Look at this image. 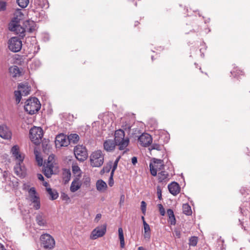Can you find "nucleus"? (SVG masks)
<instances>
[{
	"label": "nucleus",
	"instance_id": "1",
	"mask_svg": "<svg viewBox=\"0 0 250 250\" xmlns=\"http://www.w3.org/2000/svg\"><path fill=\"white\" fill-rule=\"evenodd\" d=\"M11 152L16 161L14 167L15 173L20 177L24 178L27 174V170L23 163L24 155L20 153L19 147L17 145H15L11 148Z\"/></svg>",
	"mask_w": 250,
	"mask_h": 250
},
{
	"label": "nucleus",
	"instance_id": "2",
	"mask_svg": "<svg viewBox=\"0 0 250 250\" xmlns=\"http://www.w3.org/2000/svg\"><path fill=\"white\" fill-rule=\"evenodd\" d=\"M125 131L123 129L115 131L114 134V143L119 146V149L122 150L126 148L129 144V140L128 137H125Z\"/></svg>",
	"mask_w": 250,
	"mask_h": 250
},
{
	"label": "nucleus",
	"instance_id": "3",
	"mask_svg": "<svg viewBox=\"0 0 250 250\" xmlns=\"http://www.w3.org/2000/svg\"><path fill=\"white\" fill-rule=\"evenodd\" d=\"M24 108L29 114L33 115L40 109L41 104L38 98H32L26 101Z\"/></svg>",
	"mask_w": 250,
	"mask_h": 250
},
{
	"label": "nucleus",
	"instance_id": "4",
	"mask_svg": "<svg viewBox=\"0 0 250 250\" xmlns=\"http://www.w3.org/2000/svg\"><path fill=\"white\" fill-rule=\"evenodd\" d=\"M29 135L31 141L35 145H39L43 137V130L41 127L34 126L30 129Z\"/></svg>",
	"mask_w": 250,
	"mask_h": 250
},
{
	"label": "nucleus",
	"instance_id": "5",
	"mask_svg": "<svg viewBox=\"0 0 250 250\" xmlns=\"http://www.w3.org/2000/svg\"><path fill=\"white\" fill-rule=\"evenodd\" d=\"M41 246L46 250H51L55 246L54 238L49 234L43 233L40 236Z\"/></svg>",
	"mask_w": 250,
	"mask_h": 250
},
{
	"label": "nucleus",
	"instance_id": "6",
	"mask_svg": "<svg viewBox=\"0 0 250 250\" xmlns=\"http://www.w3.org/2000/svg\"><path fill=\"white\" fill-rule=\"evenodd\" d=\"M104 161V155L100 150L93 152L90 155V162L92 167H100L103 165Z\"/></svg>",
	"mask_w": 250,
	"mask_h": 250
},
{
	"label": "nucleus",
	"instance_id": "7",
	"mask_svg": "<svg viewBox=\"0 0 250 250\" xmlns=\"http://www.w3.org/2000/svg\"><path fill=\"white\" fill-rule=\"evenodd\" d=\"M165 165L163 160L154 159L153 163L149 164V168L151 174L155 176L157 175L158 170H162L164 168Z\"/></svg>",
	"mask_w": 250,
	"mask_h": 250
},
{
	"label": "nucleus",
	"instance_id": "8",
	"mask_svg": "<svg viewBox=\"0 0 250 250\" xmlns=\"http://www.w3.org/2000/svg\"><path fill=\"white\" fill-rule=\"evenodd\" d=\"M185 34H188L190 32L198 33L201 31V27L199 24V21L196 18L192 19V21L189 23H187L184 27Z\"/></svg>",
	"mask_w": 250,
	"mask_h": 250
},
{
	"label": "nucleus",
	"instance_id": "9",
	"mask_svg": "<svg viewBox=\"0 0 250 250\" xmlns=\"http://www.w3.org/2000/svg\"><path fill=\"white\" fill-rule=\"evenodd\" d=\"M9 30L12 32H14L16 35H19L21 38L25 36V29L24 27H22L19 24V23H17L15 21H11L8 26Z\"/></svg>",
	"mask_w": 250,
	"mask_h": 250
},
{
	"label": "nucleus",
	"instance_id": "10",
	"mask_svg": "<svg viewBox=\"0 0 250 250\" xmlns=\"http://www.w3.org/2000/svg\"><path fill=\"white\" fill-rule=\"evenodd\" d=\"M8 48L13 52L20 51L22 47L21 41L17 37H12L8 41Z\"/></svg>",
	"mask_w": 250,
	"mask_h": 250
},
{
	"label": "nucleus",
	"instance_id": "11",
	"mask_svg": "<svg viewBox=\"0 0 250 250\" xmlns=\"http://www.w3.org/2000/svg\"><path fill=\"white\" fill-rule=\"evenodd\" d=\"M74 152L76 158L80 161L83 162L88 156L86 149L83 146H77L74 148Z\"/></svg>",
	"mask_w": 250,
	"mask_h": 250
},
{
	"label": "nucleus",
	"instance_id": "12",
	"mask_svg": "<svg viewBox=\"0 0 250 250\" xmlns=\"http://www.w3.org/2000/svg\"><path fill=\"white\" fill-rule=\"evenodd\" d=\"M106 231V224H104L97 227L91 232L90 238L91 240H95L99 237L103 236Z\"/></svg>",
	"mask_w": 250,
	"mask_h": 250
},
{
	"label": "nucleus",
	"instance_id": "13",
	"mask_svg": "<svg viewBox=\"0 0 250 250\" xmlns=\"http://www.w3.org/2000/svg\"><path fill=\"white\" fill-rule=\"evenodd\" d=\"M48 220L47 215L43 212H39L35 216L36 222L40 227H47Z\"/></svg>",
	"mask_w": 250,
	"mask_h": 250
},
{
	"label": "nucleus",
	"instance_id": "14",
	"mask_svg": "<svg viewBox=\"0 0 250 250\" xmlns=\"http://www.w3.org/2000/svg\"><path fill=\"white\" fill-rule=\"evenodd\" d=\"M12 132L5 125H0V137L5 140H10L12 138Z\"/></svg>",
	"mask_w": 250,
	"mask_h": 250
},
{
	"label": "nucleus",
	"instance_id": "15",
	"mask_svg": "<svg viewBox=\"0 0 250 250\" xmlns=\"http://www.w3.org/2000/svg\"><path fill=\"white\" fill-rule=\"evenodd\" d=\"M138 142L140 145L146 147L151 144L152 142V138L149 134L143 133L138 137Z\"/></svg>",
	"mask_w": 250,
	"mask_h": 250
},
{
	"label": "nucleus",
	"instance_id": "16",
	"mask_svg": "<svg viewBox=\"0 0 250 250\" xmlns=\"http://www.w3.org/2000/svg\"><path fill=\"white\" fill-rule=\"evenodd\" d=\"M6 184L4 185L5 189L7 191H10L11 190H15L18 187V180L15 177H13V179L8 178V180L5 182Z\"/></svg>",
	"mask_w": 250,
	"mask_h": 250
},
{
	"label": "nucleus",
	"instance_id": "17",
	"mask_svg": "<svg viewBox=\"0 0 250 250\" xmlns=\"http://www.w3.org/2000/svg\"><path fill=\"white\" fill-rule=\"evenodd\" d=\"M56 145H60L61 146H66L69 145L68 139L63 134H60L56 137Z\"/></svg>",
	"mask_w": 250,
	"mask_h": 250
},
{
	"label": "nucleus",
	"instance_id": "18",
	"mask_svg": "<svg viewBox=\"0 0 250 250\" xmlns=\"http://www.w3.org/2000/svg\"><path fill=\"white\" fill-rule=\"evenodd\" d=\"M53 164L50 161H48L46 165H44L43 168V172L44 175L47 178H50L53 174Z\"/></svg>",
	"mask_w": 250,
	"mask_h": 250
},
{
	"label": "nucleus",
	"instance_id": "19",
	"mask_svg": "<svg viewBox=\"0 0 250 250\" xmlns=\"http://www.w3.org/2000/svg\"><path fill=\"white\" fill-rule=\"evenodd\" d=\"M168 189L171 194L175 196L180 192V187L178 183L172 182L168 185Z\"/></svg>",
	"mask_w": 250,
	"mask_h": 250
},
{
	"label": "nucleus",
	"instance_id": "20",
	"mask_svg": "<svg viewBox=\"0 0 250 250\" xmlns=\"http://www.w3.org/2000/svg\"><path fill=\"white\" fill-rule=\"evenodd\" d=\"M25 32L31 33L35 30L36 24L35 21L31 20H27L23 22Z\"/></svg>",
	"mask_w": 250,
	"mask_h": 250
},
{
	"label": "nucleus",
	"instance_id": "21",
	"mask_svg": "<svg viewBox=\"0 0 250 250\" xmlns=\"http://www.w3.org/2000/svg\"><path fill=\"white\" fill-rule=\"evenodd\" d=\"M18 89L21 91L22 95L26 96L29 94L30 86L27 83H22L19 84Z\"/></svg>",
	"mask_w": 250,
	"mask_h": 250
},
{
	"label": "nucleus",
	"instance_id": "22",
	"mask_svg": "<svg viewBox=\"0 0 250 250\" xmlns=\"http://www.w3.org/2000/svg\"><path fill=\"white\" fill-rule=\"evenodd\" d=\"M116 146V144L114 143V140L110 139L106 140L104 143V148L107 151H112Z\"/></svg>",
	"mask_w": 250,
	"mask_h": 250
},
{
	"label": "nucleus",
	"instance_id": "23",
	"mask_svg": "<svg viewBox=\"0 0 250 250\" xmlns=\"http://www.w3.org/2000/svg\"><path fill=\"white\" fill-rule=\"evenodd\" d=\"M81 186V184L79 182V179L77 178H75L72 182L70 186V190L72 192L77 191Z\"/></svg>",
	"mask_w": 250,
	"mask_h": 250
},
{
	"label": "nucleus",
	"instance_id": "24",
	"mask_svg": "<svg viewBox=\"0 0 250 250\" xmlns=\"http://www.w3.org/2000/svg\"><path fill=\"white\" fill-rule=\"evenodd\" d=\"M107 188L106 183L103 180H98L96 182V188L99 191L106 190Z\"/></svg>",
	"mask_w": 250,
	"mask_h": 250
},
{
	"label": "nucleus",
	"instance_id": "25",
	"mask_svg": "<svg viewBox=\"0 0 250 250\" xmlns=\"http://www.w3.org/2000/svg\"><path fill=\"white\" fill-rule=\"evenodd\" d=\"M23 14L21 9H17L14 14V18L11 21H15L17 23H20V21L22 19Z\"/></svg>",
	"mask_w": 250,
	"mask_h": 250
},
{
	"label": "nucleus",
	"instance_id": "26",
	"mask_svg": "<svg viewBox=\"0 0 250 250\" xmlns=\"http://www.w3.org/2000/svg\"><path fill=\"white\" fill-rule=\"evenodd\" d=\"M168 176L169 174L167 172L162 170L160 172L158 173V174L159 182L162 183L165 182L168 179Z\"/></svg>",
	"mask_w": 250,
	"mask_h": 250
},
{
	"label": "nucleus",
	"instance_id": "27",
	"mask_svg": "<svg viewBox=\"0 0 250 250\" xmlns=\"http://www.w3.org/2000/svg\"><path fill=\"white\" fill-rule=\"evenodd\" d=\"M35 3L39 7L47 9L49 7V3L47 0H35Z\"/></svg>",
	"mask_w": 250,
	"mask_h": 250
},
{
	"label": "nucleus",
	"instance_id": "28",
	"mask_svg": "<svg viewBox=\"0 0 250 250\" xmlns=\"http://www.w3.org/2000/svg\"><path fill=\"white\" fill-rule=\"evenodd\" d=\"M46 190L50 196V199L52 200H55L59 197V194L56 190L52 189L51 188H46Z\"/></svg>",
	"mask_w": 250,
	"mask_h": 250
},
{
	"label": "nucleus",
	"instance_id": "29",
	"mask_svg": "<svg viewBox=\"0 0 250 250\" xmlns=\"http://www.w3.org/2000/svg\"><path fill=\"white\" fill-rule=\"evenodd\" d=\"M71 173L69 169H65L63 171L62 178L64 184L68 183L71 178Z\"/></svg>",
	"mask_w": 250,
	"mask_h": 250
},
{
	"label": "nucleus",
	"instance_id": "30",
	"mask_svg": "<svg viewBox=\"0 0 250 250\" xmlns=\"http://www.w3.org/2000/svg\"><path fill=\"white\" fill-rule=\"evenodd\" d=\"M122 129L123 130L128 131L129 133H130L131 128L132 127V125L130 123L128 120H123L122 124Z\"/></svg>",
	"mask_w": 250,
	"mask_h": 250
},
{
	"label": "nucleus",
	"instance_id": "31",
	"mask_svg": "<svg viewBox=\"0 0 250 250\" xmlns=\"http://www.w3.org/2000/svg\"><path fill=\"white\" fill-rule=\"evenodd\" d=\"M230 73L234 78L238 79L240 76L243 75L244 74L243 71L238 68L237 67H234L233 69L230 71Z\"/></svg>",
	"mask_w": 250,
	"mask_h": 250
},
{
	"label": "nucleus",
	"instance_id": "32",
	"mask_svg": "<svg viewBox=\"0 0 250 250\" xmlns=\"http://www.w3.org/2000/svg\"><path fill=\"white\" fill-rule=\"evenodd\" d=\"M67 139L68 142L76 144L79 140V136L77 134H71L67 136Z\"/></svg>",
	"mask_w": 250,
	"mask_h": 250
},
{
	"label": "nucleus",
	"instance_id": "33",
	"mask_svg": "<svg viewBox=\"0 0 250 250\" xmlns=\"http://www.w3.org/2000/svg\"><path fill=\"white\" fill-rule=\"evenodd\" d=\"M119 237L120 241L121 247L124 248L125 247V240L123 230L122 228H119L118 229Z\"/></svg>",
	"mask_w": 250,
	"mask_h": 250
},
{
	"label": "nucleus",
	"instance_id": "34",
	"mask_svg": "<svg viewBox=\"0 0 250 250\" xmlns=\"http://www.w3.org/2000/svg\"><path fill=\"white\" fill-rule=\"evenodd\" d=\"M183 212L187 215H190L192 210L190 206L188 204H184L183 205Z\"/></svg>",
	"mask_w": 250,
	"mask_h": 250
},
{
	"label": "nucleus",
	"instance_id": "35",
	"mask_svg": "<svg viewBox=\"0 0 250 250\" xmlns=\"http://www.w3.org/2000/svg\"><path fill=\"white\" fill-rule=\"evenodd\" d=\"M41 61L39 60L35 59L30 64V67L31 69H36L38 68L41 66Z\"/></svg>",
	"mask_w": 250,
	"mask_h": 250
},
{
	"label": "nucleus",
	"instance_id": "36",
	"mask_svg": "<svg viewBox=\"0 0 250 250\" xmlns=\"http://www.w3.org/2000/svg\"><path fill=\"white\" fill-rule=\"evenodd\" d=\"M112 162L110 161L106 166H104L103 169L101 170V173H108L111 169H112Z\"/></svg>",
	"mask_w": 250,
	"mask_h": 250
},
{
	"label": "nucleus",
	"instance_id": "37",
	"mask_svg": "<svg viewBox=\"0 0 250 250\" xmlns=\"http://www.w3.org/2000/svg\"><path fill=\"white\" fill-rule=\"evenodd\" d=\"M198 242V237L196 236H191L189 239L188 244L190 246L194 247L196 246Z\"/></svg>",
	"mask_w": 250,
	"mask_h": 250
},
{
	"label": "nucleus",
	"instance_id": "38",
	"mask_svg": "<svg viewBox=\"0 0 250 250\" xmlns=\"http://www.w3.org/2000/svg\"><path fill=\"white\" fill-rule=\"evenodd\" d=\"M17 2L19 6L24 8L28 5L29 0H17Z\"/></svg>",
	"mask_w": 250,
	"mask_h": 250
},
{
	"label": "nucleus",
	"instance_id": "39",
	"mask_svg": "<svg viewBox=\"0 0 250 250\" xmlns=\"http://www.w3.org/2000/svg\"><path fill=\"white\" fill-rule=\"evenodd\" d=\"M39 15V19H36V21L37 22L43 21L47 19V16L45 15L44 11L42 10L41 12L38 13Z\"/></svg>",
	"mask_w": 250,
	"mask_h": 250
},
{
	"label": "nucleus",
	"instance_id": "40",
	"mask_svg": "<svg viewBox=\"0 0 250 250\" xmlns=\"http://www.w3.org/2000/svg\"><path fill=\"white\" fill-rule=\"evenodd\" d=\"M15 96L16 97V101L17 103H19L21 98V92L20 90L15 91Z\"/></svg>",
	"mask_w": 250,
	"mask_h": 250
},
{
	"label": "nucleus",
	"instance_id": "41",
	"mask_svg": "<svg viewBox=\"0 0 250 250\" xmlns=\"http://www.w3.org/2000/svg\"><path fill=\"white\" fill-rule=\"evenodd\" d=\"M224 241L222 239H219L217 241V244L218 246H217L218 250H223L225 249L224 245Z\"/></svg>",
	"mask_w": 250,
	"mask_h": 250
},
{
	"label": "nucleus",
	"instance_id": "42",
	"mask_svg": "<svg viewBox=\"0 0 250 250\" xmlns=\"http://www.w3.org/2000/svg\"><path fill=\"white\" fill-rule=\"evenodd\" d=\"M162 146L158 144L154 143L150 146V149H155L157 150H161L162 149Z\"/></svg>",
	"mask_w": 250,
	"mask_h": 250
},
{
	"label": "nucleus",
	"instance_id": "43",
	"mask_svg": "<svg viewBox=\"0 0 250 250\" xmlns=\"http://www.w3.org/2000/svg\"><path fill=\"white\" fill-rule=\"evenodd\" d=\"M29 197L33 196L34 195H38L36 189L34 187L31 188L28 191Z\"/></svg>",
	"mask_w": 250,
	"mask_h": 250
},
{
	"label": "nucleus",
	"instance_id": "44",
	"mask_svg": "<svg viewBox=\"0 0 250 250\" xmlns=\"http://www.w3.org/2000/svg\"><path fill=\"white\" fill-rule=\"evenodd\" d=\"M141 208L142 211V213L144 215L146 214V204L144 201H142L141 203Z\"/></svg>",
	"mask_w": 250,
	"mask_h": 250
},
{
	"label": "nucleus",
	"instance_id": "45",
	"mask_svg": "<svg viewBox=\"0 0 250 250\" xmlns=\"http://www.w3.org/2000/svg\"><path fill=\"white\" fill-rule=\"evenodd\" d=\"M13 77H17L20 75L21 72L18 66H15L13 69Z\"/></svg>",
	"mask_w": 250,
	"mask_h": 250
},
{
	"label": "nucleus",
	"instance_id": "46",
	"mask_svg": "<svg viewBox=\"0 0 250 250\" xmlns=\"http://www.w3.org/2000/svg\"><path fill=\"white\" fill-rule=\"evenodd\" d=\"M163 135L165 136V138H164V142L166 143H167L169 140V134L165 131H162L161 132Z\"/></svg>",
	"mask_w": 250,
	"mask_h": 250
},
{
	"label": "nucleus",
	"instance_id": "47",
	"mask_svg": "<svg viewBox=\"0 0 250 250\" xmlns=\"http://www.w3.org/2000/svg\"><path fill=\"white\" fill-rule=\"evenodd\" d=\"M114 173L111 172L110 175V177L108 179V185L111 187H112L114 185V180H113V178Z\"/></svg>",
	"mask_w": 250,
	"mask_h": 250
},
{
	"label": "nucleus",
	"instance_id": "48",
	"mask_svg": "<svg viewBox=\"0 0 250 250\" xmlns=\"http://www.w3.org/2000/svg\"><path fill=\"white\" fill-rule=\"evenodd\" d=\"M6 9V2L2 0L0 1V11H4Z\"/></svg>",
	"mask_w": 250,
	"mask_h": 250
},
{
	"label": "nucleus",
	"instance_id": "49",
	"mask_svg": "<svg viewBox=\"0 0 250 250\" xmlns=\"http://www.w3.org/2000/svg\"><path fill=\"white\" fill-rule=\"evenodd\" d=\"M29 198L30 201L32 203L40 201V198L38 195H34L33 196L29 197Z\"/></svg>",
	"mask_w": 250,
	"mask_h": 250
},
{
	"label": "nucleus",
	"instance_id": "50",
	"mask_svg": "<svg viewBox=\"0 0 250 250\" xmlns=\"http://www.w3.org/2000/svg\"><path fill=\"white\" fill-rule=\"evenodd\" d=\"M144 232H150V228L149 225L146 222V221H144Z\"/></svg>",
	"mask_w": 250,
	"mask_h": 250
},
{
	"label": "nucleus",
	"instance_id": "51",
	"mask_svg": "<svg viewBox=\"0 0 250 250\" xmlns=\"http://www.w3.org/2000/svg\"><path fill=\"white\" fill-rule=\"evenodd\" d=\"M158 207L159 209L160 213L162 216H164L165 214V210L163 205L161 204L158 205Z\"/></svg>",
	"mask_w": 250,
	"mask_h": 250
},
{
	"label": "nucleus",
	"instance_id": "52",
	"mask_svg": "<svg viewBox=\"0 0 250 250\" xmlns=\"http://www.w3.org/2000/svg\"><path fill=\"white\" fill-rule=\"evenodd\" d=\"M168 221L171 225H175L176 224V219L175 216L169 217Z\"/></svg>",
	"mask_w": 250,
	"mask_h": 250
},
{
	"label": "nucleus",
	"instance_id": "53",
	"mask_svg": "<svg viewBox=\"0 0 250 250\" xmlns=\"http://www.w3.org/2000/svg\"><path fill=\"white\" fill-rule=\"evenodd\" d=\"M173 235L174 237L180 238L181 237V231L177 229H175L173 232Z\"/></svg>",
	"mask_w": 250,
	"mask_h": 250
},
{
	"label": "nucleus",
	"instance_id": "54",
	"mask_svg": "<svg viewBox=\"0 0 250 250\" xmlns=\"http://www.w3.org/2000/svg\"><path fill=\"white\" fill-rule=\"evenodd\" d=\"M32 204H33V207L35 209L38 210L40 208V207H41L40 201H37V202H35Z\"/></svg>",
	"mask_w": 250,
	"mask_h": 250
},
{
	"label": "nucleus",
	"instance_id": "55",
	"mask_svg": "<svg viewBox=\"0 0 250 250\" xmlns=\"http://www.w3.org/2000/svg\"><path fill=\"white\" fill-rule=\"evenodd\" d=\"M144 238L147 241H149L150 240V237H151V232H150H150H144Z\"/></svg>",
	"mask_w": 250,
	"mask_h": 250
},
{
	"label": "nucleus",
	"instance_id": "56",
	"mask_svg": "<svg viewBox=\"0 0 250 250\" xmlns=\"http://www.w3.org/2000/svg\"><path fill=\"white\" fill-rule=\"evenodd\" d=\"M157 193L159 200L162 199V190L160 186L157 187Z\"/></svg>",
	"mask_w": 250,
	"mask_h": 250
},
{
	"label": "nucleus",
	"instance_id": "57",
	"mask_svg": "<svg viewBox=\"0 0 250 250\" xmlns=\"http://www.w3.org/2000/svg\"><path fill=\"white\" fill-rule=\"evenodd\" d=\"M36 159L39 166H42V158L38 156V155H36Z\"/></svg>",
	"mask_w": 250,
	"mask_h": 250
},
{
	"label": "nucleus",
	"instance_id": "58",
	"mask_svg": "<svg viewBox=\"0 0 250 250\" xmlns=\"http://www.w3.org/2000/svg\"><path fill=\"white\" fill-rule=\"evenodd\" d=\"M72 171L74 173L77 174L81 171L80 167L78 166H72Z\"/></svg>",
	"mask_w": 250,
	"mask_h": 250
},
{
	"label": "nucleus",
	"instance_id": "59",
	"mask_svg": "<svg viewBox=\"0 0 250 250\" xmlns=\"http://www.w3.org/2000/svg\"><path fill=\"white\" fill-rule=\"evenodd\" d=\"M118 164V162L116 161H115L114 162L113 164H112V169L111 170V172L114 173L115 170L116 169V168L117 167Z\"/></svg>",
	"mask_w": 250,
	"mask_h": 250
},
{
	"label": "nucleus",
	"instance_id": "60",
	"mask_svg": "<svg viewBox=\"0 0 250 250\" xmlns=\"http://www.w3.org/2000/svg\"><path fill=\"white\" fill-rule=\"evenodd\" d=\"M167 214L168 217L175 216L173 210L171 208H168L167 209Z\"/></svg>",
	"mask_w": 250,
	"mask_h": 250
},
{
	"label": "nucleus",
	"instance_id": "61",
	"mask_svg": "<svg viewBox=\"0 0 250 250\" xmlns=\"http://www.w3.org/2000/svg\"><path fill=\"white\" fill-rule=\"evenodd\" d=\"M30 185L28 183H24L23 185V189L24 190L28 191L30 189Z\"/></svg>",
	"mask_w": 250,
	"mask_h": 250
},
{
	"label": "nucleus",
	"instance_id": "62",
	"mask_svg": "<svg viewBox=\"0 0 250 250\" xmlns=\"http://www.w3.org/2000/svg\"><path fill=\"white\" fill-rule=\"evenodd\" d=\"M125 200V196L124 194H122L120 196V203L119 204L121 206L124 204Z\"/></svg>",
	"mask_w": 250,
	"mask_h": 250
},
{
	"label": "nucleus",
	"instance_id": "63",
	"mask_svg": "<svg viewBox=\"0 0 250 250\" xmlns=\"http://www.w3.org/2000/svg\"><path fill=\"white\" fill-rule=\"evenodd\" d=\"M9 174V172L7 171L4 170L3 174V177L5 179V182L8 180V179L9 178L8 177V175Z\"/></svg>",
	"mask_w": 250,
	"mask_h": 250
},
{
	"label": "nucleus",
	"instance_id": "64",
	"mask_svg": "<svg viewBox=\"0 0 250 250\" xmlns=\"http://www.w3.org/2000/svg\"><path fill=\"white\" fill-rule=\"evenodd\" d=\"M102 215L100 213H98L96 215V217L95 218L94 221L96 222H98L99 220L101 218Z\"/></svg>",
	"mask_w": 250,
	"mask_h": 250
}]
</instances>
